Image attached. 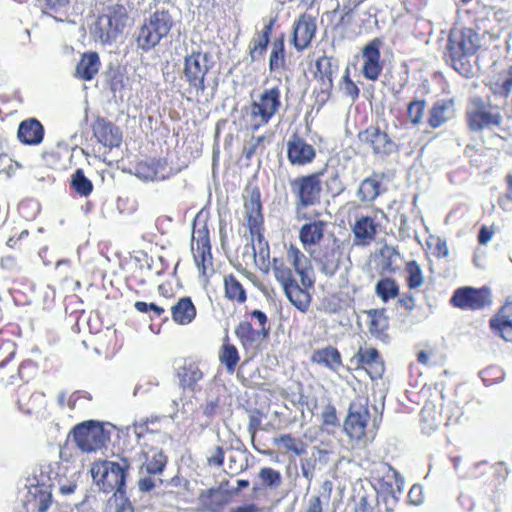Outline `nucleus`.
Listing matches in <instances>:
<instances>
[{"label": "nucleus", "mask_w": 512, "mask_h": 512, "mask_svg": "<svg viewBox=\"0 0 512 512\" xmlns=\"http://www.w3.org/2000/svg\"><path fill=\"white\" fill-rule=\"evenodd\" d=\"M259 478L265 486L270 488L278 487L281 484L280 472L270 467L261 468Z\"/></svg>", "instance_id": "57"}, {"label": "nucleus", "mask_w": 512, "mask_h": 512, "mask_svg": "<svg viewBox=\"0 0 512 512\" xmlns=\"http://www.w3.org/2000/svg\"><path fill=\"white\" fill-rule=\"evenodd\" d=\"M275 22H276V18H271L268 21V23H266L264 25L262 30L257 33V36L254 39L257 42L262 43L265 47H268Z\"/></svg>", "instance_id": "61"}, {"label": "nucleus", "mask_w": 512, "mask_h": 512, "mask_svg": "<svg viewBox=\"0 0 512 512\" xmlns=\"http://www.w3.org/2000/svg\"><path fill=\"white\" fill-rule=\"evenodd\" d=\"M375 293L384 303H387L399 296V286L394 279L384 277L376 283Z\"/></svg>", "instance_id": "44"}, {"label": "nucleus", "mask_w": 512, "mask_h": 512, "mask_svg": "<svg viewBox=\"0 0 512 512\" xmlns=\"http://www.w3.org/2000/svg\"><path fill=\"white\" fill-rule=\"evenodd\" d=\"M323 171L299 175L289 181L290 190L295 198L294 211L298 222L308 220L306 210L321 203Z\"/></svg>", "instance_id": "4"}, {"label": "nucleus", "mask_w": 512, "mask_h": 512, "mask_svg": "<svg viewBox=\"0 0 512 512\" xmlns=\"http://www.w3.org/2000/svg\"><path fill=\"white\" fill-rule=\"evenodd\" d=\"M224 296L225 298L233 303L243 304L247 300V293L240 282V280L234 274H227L223 278Z\"/></svg>", "instance_id": "40"}, {"label": "nucleus", "mask_w": 512, "mask_h": 512, "mask_svg": "<svg viewBox=\"0 0 512 512\" xmlns=\"http://www.w3.org/2000/svg\"><path fill=\"white\" fill-rule=\"evenodd\" d=\"M466 122L469 130L482 132L500 127L503 116L498 106L483 100L479 96L469 99L465 110Z\"/></svg>", "instance_id": "9"}, {"label": "nucleus", "mask_w": 512, "mask_h": 512, "mask_svg": "<svg viewBox=\"0 0 512 512\" xmlns=\"http://www.w3.org/2000/svg\"><path fill=\"white\" fill-rule=\"evenodd\" d=\"M81 400L90 401L91 397L81 391H75L68 397L62 393L58 398V403L61 407H67L70 410H75Z\"/></svg>", "instance_id": "56"}, {"label": "nucleus", "mask_w": 512, "mask_h": 512, "mask_svg": "<svg viewBox=\"0 0 512 512\" xmlns=\"http://www.w3.org/2000/svg\"><path fill=\"white\" fill-rule=\"evenodd\" d=\"M454 102L446 100L437 102L430 112L429 124L437 128L454 116Z\"/></svg>", "instance_id": "42"}, {"label": "nucleus", "mask_w": 512, "mask_h": 512, "mask_svg": "<svg viewBox=\"0 0 512 512\" xmlns=\"http://www.w3.org/2000/svg\"><path fill=\"white\" fill-rule=\"evenodd\" d=\"M17 137L26 145H38L44 138V127L35 118H29L19 124Z\"/></svg>", "instance_id": "31"}, {"label": "nucleus", "mask_w": 512, "mask_h": 512, "mask_svg": "<svg viewBox=\"0 0 512 512\" xmlns=\"http://www.w3.org/2000/svg\"><path fill=\"white\" fill-rule=\"evenodd\" d=\"M333 73L332 57L324 55L315 61L313 76L321 84L323 92L328 96L333 87Z\"/></svg>", "instance_id": "34"}, {"label": "nucleus", "mask_w": 512, "mask_h": 512, "mask_svg": "<svg viewBox=\"0 0 512 512\" xmlns=\"http://www.w3.org/2000/svg\"><path fill=\"white\" fill-rule=\"evenodd\" d=\"M350 362L356 369H364L372 380L380 379L385 371L384 362L375 347H360Z\"/></svg>", "instance_id": "19"}, {"label": "nucleus", "mask_w": 512, "mask_h": 512, "mask_svg": "<svg viewBox=\"0 0 512 512\" xmlns=\"http://www.w3.org/2000/svg\"><path fill=\"white\" fill-rule=\"evenodd\" d=\"M71 0H43L42 11L46 14L57 13L70 5Z\"/></svg>", "instance_id": "60"}, {"label": "nucleus", "mask_w": 512, "mask_h": 512, "mask_svg": "<svg viewBox=\"0 0 512 512\" xmlns=\"http://www.w3.org/2000/svg\"><path fill=\"white\" fill-rule=\"evenodd\" d=\"M215 61L210 52L193 50L183 59L182 78L187 84L188 100L203 95L209 86Z\"/></svg>", "instance_id": "1"}, {"label": "nucleus", "mask_w": 512, "mask_h": 512, "mask_svg": "<svg viewBox=\"0 0 512 512\" xmlns=\"http://www.w3.org/2000/svg\"><path fill=\"white\" fill-rule=\"evenodd\" d=\"M311 360L313 363L324 365L332 371H337L343 364L339 350L333 346L314 351Z\"/></svg>", "instance_id": "39"}, {"label": "nucleus", "mask_w": 512, "mask_h": 512, "mask_svg": "<svg viewBox=\"0 0 512 512\" xmlns=\"http://www.w3.org/2000/svg\"><path fill=\"white\" fill-rule=\"evenodd\" d=\"M498 37V34L488 31H484L480 36L471 28L454 29L449 35L445 57L458 70L457 62L474 55L480 48L486 47Z\"/></svg>", "instance_id": "3"}, {"label": "nucleus", "mask_w": 512, "mask_h": 512, "mask_svg": "<svg viewBox=\"0 0 512 512\" xmlns=\"http://www.w3.org/2000/svg\"><path fill=\"white\" fill-rule=\"evenodd\" d=\"M142 454L144 461L141 468L144 469L147 474L159 475L164 471L168 459L161 448L144 444Z\"/></svg>", "instance_id": "30"}, {"label": "nucleus", "mask_w": 512, "mask_h": 512, "mask_svg": "<svg viewBox=\"0 0 512 512\" xmlns=\"http://www.w3.org/2000/svg\"><path fill=\"white\" fill-rule=\"evenodd\" d=\"M317 30L316 18L310 14H300L293 24L291 42L297 51L308 48Z\"/></svg>", "instance_id": "21"}, {"label": "nucleus", "mask_w": 512, "mask_h": 512, "mask_svg": "<svg viewBox=\"0 0 512 512\" xmlns=\"http://www.w3.org/2000/svg\"><path fill=\"white\" fill-rule=\"evenodd\" d=\"M285 260L293 267L299 275L303 286L313 287L314 281L309 277L306 265L309 263L306 255L295 245L290 244L286 250Z\"/></svg>", "instance_id": "29"}, {"label": "nucleus", "mask_w": 512, "mask_h": 512, "mask_svg": "<svg viewBox=\"0 0 512 512\" xmlns=\"http://www.w3.org/2000/svg\"><path fill=\"white\" fill-rule=\"evenodd\" d=\"M384 173L374 172L370 177L365 178L359 185L357 195L362 202L375 200L381 192V181Z\"/></svg>", "instance_id": "36"}, {"label": "nucleus", "mask_w": 512, "mask_h": 512, "mask_svg": "<svg viewBox=\"0 0 512 512\" xmlns=\"http://www.w3.org/2000/svg\"><path fill=\"white\" fill-rule=\"evenodd\" d=\"M326 186L327 190L334 195H338L344 190L343 183L337 171L331 174L329 180L326 182Z\"/></svg>", "instance_id": "64"}, {"label": "nucleus", "mask_w": 512, "mask_h": 512, "mask_svg": "<svg viewBox=\"0 0 512 512\" xmlns=\"http://www.w3.org/2000/svg\"><path fill=\"white\" fill-rule=\"evenodd\" d=\"M173 27V18L167 10H156L145 19L136 36L138 48L149 51L167 37Z\"/></svg>", "instance_id": "10"}, {"label": "nucleus", "mask_w": 512, "mask_h": 512, "mask_svg": "<svg viewBox=\"0 0 512 512\" xmlns=\"http://www.w3.org/2000/svg\"><path fill=\"white\" fill-rule=\"evenodd\" d=\"M378 228L379 224L376 223L374 218L370 216H361L356 220L352 227L354 244L357 246L370 245L378 233Z\"/></svg>", "instance_id": "27"}, {"label": "nucleus", "mask_w": 512, "mask_h": 512, "mask_svg": "<svg viewBox=\"0 0 512 512\" xmlns=\"http://www.w3.org/2000/svg\"><path fill=\"white\" fill-rule=\"evenodd\" d=\"M277 446H282L287 452H292L296 456H301L306 452V447L302 439L294 437L292 434H282L273 440Z\"/></svg>", "instance_id": "45"}, {"label": "nucleus", "mask_w": 512, "mask_h": 512, "mask_svg": "<svg viewBox=\"0 0 512 512\" xmlns=\"http://www.w3.org/2000/svg\"><path fill=\"white\" fill-rule=\"evenodd\" d=\"M71 188L80 196L87 197L93 191L92 182L85 176L82 169H77L72 177L70 182Z\"/></svg>", "instance_id": "46"}, {"label": "nucleus", "mask_w": 512, "mask_h": 512, "mask_svg": "<svg viewBox=\"0 0 512 512\" xmlns=\"http://www.w3.org/2000/svg\"><path fill=\"white\" fill-rule=\"evenodd\" d=\"M286 155L292 166H306L315 160L316 150L303 137L294 133L287 141Z\"/></svg>", "instance_id": "20"}, {"label": "nucleus", "mask_w": 512, "mask_h": 512, "mask_svg": "<svg viewBox=\"0 0 512 512\" xmlns=\"http://www.w3.org/2000/svg\"><path fill=\"white\" fill-rule=\"evenodd\" d=\"M321 214L316 212L314 218L309 216L308 220L299 228L298 238L303 249L313 256L314 249L320 246L325 238V233L328 227L326 220L319 219Z\"/></svg>", "instance_id": "15"}, {"label": "nucleus", "mask_w": 512, "mask_h": 512, "mask_svg": "<svg viewBox=\"0 0 512 512\" xmlns=\"http://www.w3.org/2000/svg\"><path fill=\"white\" fill-rule=\"evenodd\" d=\"M219 361L225 366L226 371L230 374L234 373L240 361V355L237 347L230 343L226 337L219 351Z\"/></svg>", "instance_id": "43"}, {"label": "nucleus", "mask_w": 512, "mask_h": 512, "mask_svg": "<svg viewBox=\"0 0 512 512\" xmlns=\"http://www.w3.org/2000/svg\"><path fill=\"white\" fill-rule=\"evenodd\" d=\"M162 418L159 416H151L142 419L136 427L138 428V436L141 437L144 433H159L161 431L160 422Z\"/></svg>", "instance_id": "58"}, {"label": "nucleus", "mask_w": 512, "mask_h": 512, "mask_svg": "<svg viewBox=\"0 0 512 512\" xmlns=\"http://www.w3.org/2000/svg\"><path fill=\"white\" fill-rule=\"evenodd\" d=\"M490 88L494 94L507 97L512 90V66L491 82Z\"/></svg>", "instance_id": "47"}, {"label": "nucleus", "mask_w": 512, "mask_h": 512, "mask_svg": "<svg viewBox=\"0 0 512 512\" xmlns=\"http://www.w3.org/2000/svg\"><path fill=\"white\" fill-rule=\"evenodd\" d=\"M386 310L370 309L366 311L368 317V330L374 337L383 338L389 327V320L386 316Z\"/></svg>", "instance_id": "41"}, {"label": "nucleus", "mask_w": 512, "mask_h": 512, "mask_svg": "<svg viewBox=\"0 0 512 512\" xmlns=\"http://www.w3.org/2000/svg\"><path fill=\"white\" fill-rule=\"evenodd\" d=\"M199 501L205 511L220 512L228 503V498L219 488H210L200 494Z\"/></svg>", "instance_id": "38"}, {"label": "nucleus", "mask_w": 512, "mask_h": 512, "mask_svg": "<svg viewBox=\"0 0 512 512\" xmlns=\"http://www.w3.org/2000/svg\"><path fill=\"white\" fill-rule=\"evenodd\" d=\"M100 348L106 355H114L122 346L116 330H107L99 339Z\"/></svg>", "instance_id": "50"}, {"label": "nucleus", "mask_w": 512, "mask_h": 512, "mask_svg": "<svg viewBox=\"0 0 512 512\" xmlns=\"http://www.w3.org/2000/svg\"><path fill=\"white\" fill-rule=\"evenodd\" d=\"M91 128L97 142L104 147L113 149L120 146L122 132L113 122L98 116L93 121Z\"/></svg>", "instance_id": "22"}, {"label": "nucleus", "mask_w": 512, "mask_h": 512, "mask_svg": "<svg viewBox=\"0 0 512 512\" xmlns=\"http://www.w3.org/2000/svg\"><path fill=\"white\" fill-rule=\"evenodd\" d=\"M288 69L284 35L275 38L269 55L270 73H282Z\"/></svg>", "instance_id": "35"}, {"label": "nucleus", "mask_w": 512, "mask_h": 512, "mask_svg": "<svg viewBox=\"0 0 512 512\" xmlns=\"http://www.w3.org/2000/svg\"><path fill=\"white\" fill-rule=\"evenodd\" d=\"M130 467L127 458H122L120 462L101 460L92 464L90 472L100 491L112 493L114 497L119 496L123 500L127 498L126 479Z\"/></svg>", "instance_id": "2"}, {"label": "nucleus", "mask_w": 512, "mask_h": 512, "mask_svg": "<svg viewBox=\"0 0 512 512\" xmlns=\"http://www.w3.org/2000/svg\"><path fill=\"white\" fill-rule=\"evenodd\" d=\"M134 308L139 313L146 314V313L151 312L152 313V315L150 316L151 319H155V318L159 319V318H163V317L165 320L168 319V317L165 316L166 310H165L164 305H159L154 302L147 303L144 301H136L134 303Z\"/></svg>", "instance_id": "52"}, {"label": "nucleus", "mask_w": 512, "mask_h": 512, "mask_svg": "<svg viewBox=\"0 0 512 512\" xmlns=\"http://www.w3.org/2000/svg\"><path fill=\"white\" fill-rule=\"evenodd\" d=\"M245 219L251 241L253 243V249L258 250V255L261 259L265 260L269 258L270 248L269 243L264 237V216L262 213V202L261 192L258 187H254L250 190L249 196L244 201Z\"/></svg>", "instance_id": "7"}, {"label": "nucleus", "mask_w": 512, "mask_h": 512, "mask_svg": "<svg viewBox=\"0 0 512 512\" xmlns=\"http://www.w3.org/2000/svg\"><path fill=\"white\" fill-rule=\"evenodd\" d=\"M73 440L83 452H92L105 446L109 434L102 424L94 420L77 424L72 430Z\"/></svg>", "instance_id": "14"}, {"label": "nucleus", "mask_w": 512, "mask_h": 512, "mask_svg": "<svg viewBox=\"0 0 512 512\" xmlns=\"http://www.w3.org/2000/svg\"><path fill=\"white\" fill-rule=\"evenodd\" d=\"M382 268L388 272H394L398 268L397 261L400 259L399 253L390 247L385 246L381 249Z\"/></svg>", "instance_id": "55"}, {"label": "nucleus", "mask_w": 512, "mask_h": 512, "mask_svg": "<svg viewBox=\"0 0 512 512\" xmlns=\"http://www.w3.org/2000/svg\"><path fill=\"white\" fill-rule=\"evenodd\" d=\"M369 418L370 412L366 404L352 402L343 424L347 436L351 440H362L366 436Z\"/></svg>", "instance_id": "17"}, {"label": "nucleus", "mask_w": 512, "mask_h": 512, "mask_svg": "<svg viewBox=\"0 0 512 512\" xmlns=\"http://www.w3.org/2000/svg\"><path fill=\"white\" fill-rule=\"evenodd\" d=\"M8 355L0 361V385H20L32 380L38 371V365L31 359L20 363L15 361L16 345L8 341Z\"/></svg>", "instance_id": "12"}, {"label": "nucleus", "mask_w": 512, "mask_h": 512, "mask_svg": "<svg viewBox=\"0 0 512 512\" xmlns=\"http://www.w3.org/2000/svg\"><path fill=\"white\" fill-rule=\"evenodd\" d=\"M339 426L340 421L335 406L326 405L321 413V429L327 433H334Z\"/></svg>", "instance_id": "49"}, {"label": "nucleus", "mask_w": 512, "mask_h": 512, "mask_svg": "<svg viewBox=\"0 0 512 512\" xmlns=\"http://www.w3.org/2000/svg\"><path fill=\"white\" fill-rule=\"evenodd\" d=\"M165 169L166 161L154 158L137 163L136 174L144 180L158 181L166 178Z\"/></svg>", "instance_id": "33"}, {"label": "nucleus", "mask_w": 512, "mask_h": 512, "mask_svg": "<svg viewBox=\"0 0 512 512\" xmlns=\"http://www.w3.org/2000/svg\"><path fill=\"white\" fill-rule=\"evenodd\" d=\"M170 314L173 322L180 326L191 324L197 316V308L191 297L183 296L170 305Z\"/></svg>", "instance_id": "28"}, {"label": "nucleus", "mask_w": 512, "mask_h": 512, "mask_svg": "<svg viewBox=\"0 0 512 512\" xmlns=\"http://www.w3.org/2000/svg\"><path fill=\"white\" fill-rule=\"evenodd\" d=\"M490 328L505 341H512V296L506 299L499 312L490 319Z\"/></svg>", "instance_id": "25"}, {"label": "nucleus", "mask_w": 512, "mask_h": 512, "mask_svg": "<svg viewBox=\"0 0 512 512\" xmlns=\"http://www.w3.org/2000/svg\"><path fill=\"white\" fill-rule=\"evenodd\" d=\"M438 354L434 348L422 350L418 353V362L425 366L435 365L438 362Z\"/></svg>", "instance_id": "63"}, {"label": "nucleus", "mask_w": 512, "mask_h": 512, "mask_svg": "<svg viewBox=\"0 0 512 512\" xmlns=\"http://www.w3.org/2000/svg\"><path fill=\"white\" fill-rule=\"evenodd\" d=\"M323 489L325 493L312 496L309 499L308 505L303 512H323V504L328 503L330 499V493L332 490L331 482L325 481L323 483Z\"/></svg>", "instance_id": "51"}, {"label": "nucleus", "mask_w": 512, "mask_h": 512, "mask_svg": "<svg viewBox=\"0 0 512 512\" xmlns=\"http://www.w3.org/2000/svg\"><path fill=\"white\" fill-rule=\"evenodd\" d=\"M377 504V492L364 493L358 495L355 505L354 512H374V506Z\"/></svg>", "instance_id": "54"}, {"label": "nucleus", "mask_w": 512, "mask_h": 512, "mask_svg": "<svg viewBox=\"0 0 512 512\" xmlns=\"http://www.w3.org/2000/svg\"><path fill=\"white\" fill-rule=\"evenodd\" d=\"M450 301L453 306L464 310H479L492 302L489 288L477 289L469 286L458 288Z\"/></svg>", "instance_id": "16"}, {"label": "nucleus", "mask_w": 512, "mask_h": 512, "mask_svg": "<svg viewBox=\"0 0 512 512\" xmlns=\"http://www.w3.org/2000/svg\"><path fill=\"white\" fill-rule=\"evenodd\" d=\"M430 397L431 399L426 401L421 410L422 432L425 434L437 429L440 418V412L436 405V401L439 399V391L434 389Z\"/></svg>", "instance_id": "32"}, {"label": "nucleus", "mask_w": 512, "mask_h": 512, "mask_svg": "<svg viewBox=\"0 0 512 512\" xmlns=\"http://www.w3.org/2000/svg\"><path fill=\"white\" fill-rule=\"evenodd\" d=\"M361 143L369 146L375 154L387 155L393 151L394 143L379 126H369L358 134Z\"/></svg>", "instance_id": "23"}, {"label": "nucleus", "mask_w": 512, "mask_h": 512, "mask_svg": "<svg viewBox=\"0 0 512 512\" xmlns=\"http://www.w3.org/2000/svg\"><path fill=\"white\" fill-rule=\"evenodd\" d=\"M273 275L281 285L286 297L299 311L305 313L309 310L312 297L309 289L312 287L299 284L294 276L293 269L284 257H274L271 262Z\"/></svg>", "instance_id": "6"}, {"label": "nucleus", "mask_w": 512, "mask_h": 512, "mask_svg": "<svg viewBox=\"0 0 512 512\" xmlns=\"http://www.w3.org/2000/svg\"><path fill=\"white\" fill-rule=\"evenodd\" d=\"M382 46L383 40L377 37L369 41L362 48L361 57L363 65L361 72L370 81L378 80L382 74L383 63L380 60V49Z\"/></svg>", "instance_id": "18"}, {"label": "nucleus", "mask_w": 512, "mask_h": 512, "mask_svg": "<svg viewBox=\"0 0 512 512\" xmlns=\"http://www.w3.org/2000/svg\"><path fill=\"white\" fill-rule=\"evenodd\" d=\"M340 89L343 91V93L349 97L352 101H355L359 98L360 95V89L357 86V84L352 80L350 76V71L347 68L341 78L340 81Z\"/></svg>", "instance_id": "53"}, {"label": "nucleus", "mask_w": 512, "mask_h": 512, "mask_svg": "<svg viewBox=\"0 0 512 512\" xmlns=\"http://www.w3.org/2000/svg\"><path fill=\"white\" fill-rule=\"evenodd\" d=\"M342 256L341 244L335 240L331 245H326L317 252L314 250L312 257L323 271L333 274L339 268Z\"/></svg>", "instance_id": "26"}, {"label": "nucleus", "mask_w": 512, "mask_h": 512, "mask_svg": "<svg viewBox=\"0 0 512 512\" xmlns=\"http://www.w3.org/2000/svg\"><path fill=\"white\" fill-rule=\"evenodd\" d=\"M100 65V58L97 52H86L81 56L76 66V74L80 79L90 81L98 73Z\"/></svg>", "instance_id": "37"}, {"label": "nucleus", "mask_w": 512, "mask_h": 512, "mask_svg": "<svg viewBox=\"0 0 512 512\" xmlns=\"http://www.w3.org/2000/svg\"><path fill=\"white\" fill-rule=\"evenodd\" d=\"M225 451L222 446H216L211 455L207 457V465L210 467H221L224 463Z\"/></svg>", "instance_id": "62"}, {"label": "nucleus", "mask_w": 512, "mask_h": 512, "mask_svg": "<svg viewBox=\"0 0 512 512\" xmlns=\"http://www.w3.org/2000/svg\"><path fill=\"white\" fill-rule=\"evenodd\" d=\"M128 20L129 15L122 5L109 7L106 13L98 16L92 35L102 44H111L123 33Z\"/></svg>", "instance_id": "13"}, {"label": "nucleus", "mask_w": 512, "mask_h": 512, "mask_svg": "<svg viewBox=\"0 0 512 512\" xmlns=\"http://www.w3.org/2000/svg\"><path fill=\"white\" fill-rule=\"evenodd\" d=\"M176 375L179 379V386L190 392L197 389L198 383L204 377L199 363L191 358L184 359L183 363L177 368Z\"/></svg>", "instance_id": "24"}, {"label": "nucleus", "mask_w": 512, "mask_h": 512, "mask_svg": "<svg viewBox=\"0 0 512 512\" xmlns=\"http://www.w3.org/2000/svg\"><path fill=\"white\" fill-rule=\"evenodd\" d=\"M365 0H356V3L351 5H344L343 12L341 13L338 22L335 25V29H346L348 28L354 19L353 11L354 8L357 7L359 4L363 3Z\"/></svg>", "instance_id": "59"}, {"label": "nucleus", "mask_w": 512, "mask_h": 512, "mask_svg": "<svg viewBox=\"0 0 512 512\" xmlns=\"http://www.w3.org/2000/svg\"><path fill=\"white\" fill-rule=\"evenodd\" d=\"M251 102L247 107V115L251 131L266 126L279 113L282 107L281 89L279 85L262 89L251 96Z\"/></svg>", "instance_id": "5"}, {"label": "nucleus", "mask_w": 512, "mask_h": 512, "mask_svg": "<svg viewBox=\"0 0 512 512\" xmlns=\"http://www.w3.org/2000/svg\"><path fill=\"white\" fill-rule=\"evenodd\" d=\"M490 88L494 94L507 97L512 90V66L491 82Z\"/></svg>", "instance_id": "48"}, {"label": "nucleus", "mask_w": 512, "mask_h": 512, "mask_svg": "<svg viewBox=\"0 0 512 512\" xmlns=\"http://www.w3.org/2000/svg\"><path fill=\"white\" fill-rule=\"evenodd\" d=\"M201 219L199 212L193 221L191 251L199 274L206 277L213 272V255L207 220Z\"/></svg>", "instance_id": "11"}, {"label": "nucleus", "mask_w": 512, "mask_h": 512, "mask_svg": "<svg viewBox=\"0 0 512 512\" xmlns=\"http://www.w3.org/2000/svg\"><path fill=\"white\" fill-rule=\"evenodd\" d=\"M270 334L269 320L265 312L247 311L244 319L235 327V335L244 350H258Z\"/></svg>", "instance_id": "8"}]
</instances>
